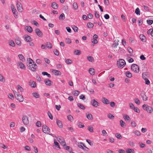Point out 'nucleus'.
<instances>
[{"label": "nucleus", "mask_w": 153, "mask_h": 153, "mask_svg": "<svg viewBox=\"0 0 153 153\" xmlns=\"http://www.w3.org/2000/svg\"><path fill=\"white\" fill-rule=\"evenodd\" d=\"M13 92L14 94L15 97L17 100L20 102H22L23 101V97L21 94L15 91H13Z\"/></svg>", "instance_id": "1"}, {"label": "nucleus", "mask_w": 153, "mask_h": 153, "mask_svg": "<svg viewBox=\"0 0 153 153\" xmlns=\"http://www.w3.org/2000/svg\"><path fill=\"white\" fill-rule=\"evenodd\" d=\"M28 66L29 69L33 72L36 71L38 68V66L35 63H33L29 65Z\"/></svg>", "instance_id": "2"}, {"label": "nucleus", "mask_w": 153, "mask_h": 153, "mask_svg": "<svg viewBox=\"0 0 153 153\" xmlns=\"http://www.w3.org/2000/svg\"><path fill=\"white\" fill-rule=\"evenodd\" d=\"M142 107L144 110L147 111L149 113H151L153 111V110L152 108L147 105L144 104L143 105Z\"/></svg>", "instance_id": "3"}, {"label": "nucleus", "mask_w": 153, "mask_h": 153, "mask_svg": "<svg viewBox=\"0 0 153 153\" xmlns=\"http://www.w3.org/2000/svg\"><path fill=\"white\" fill-rule=\"evenodd\" d=\"M126 64V62L123 59H120L117 61V65L120 68H123Z\"/></svg>", "instance_id": "4"}, {"label": "nucleus", "mask_w": 153, "mask_h": 153, "mask_svg": "<svg viewBox=\"0 0 153 153\" xmlns=\"http://www.w3.org/2000/svg\"><path fill=\"white\" fill-rule=\"evenodd\" d=\"M131 70L134 72L138 73L139 71V68L137 65L132 64L131 65Z\"/></svg>", "instance_id": "5"}, {"label": "nucleus", "mask_w": 153, "mask_h": 153, "mask_svg": "<svg viewBox=\"0 0 153 153\" xmlns=\"http://www.w3.org/2000/svg\"><path fill=\"white\" fill-rule=\"evenodd\" d=\"M16 7L17 10L20 12H21L23 11V9L21 4L19 1H17L16 2Z\"/></svg>", "instance_id": "6"}, {"label": "nucleus", "mask_w": 153, "mask_h": 153, "mask_svg": "<svg viewBox=\"0 0 153 153\" xmlns=\"http://www.w3.org/2000/svg\"><path fill=\"white\" fill-rule=\"evenodd\" d=\"M42 131L45 133L48 134L50 133V129L46 125L42 126Z\"/></svg>", "instance_id": "7"}, {"label": "nucleus", "mask_w": 153, "mask_h": 153, "mask_svg": "<svg viewBox=\"0 0 153 153\" xmlns=\"http://www.w3.org/2000/svg\"><path fill=\"white\" fill-rule=\"evenodd\" d=\"M22 120L23 123L25 125H27L29 123L28 118L26 116H24L22 118Z\"/></svg>", "instance_id": "8"}, {"label": "nucleus", "mask_w": 153, "mask_h": 153, "mask_svg": "<svg viewBox=\"0 0 153 153\" xmlns=\"http://www.w3.org/2000/svg\"><path fill=\"white\" fill-rule=\"evenodd\" d=\"M17 66L19 67L20 68L22 69H25V66L24 64L21 62H18L17 63Z\"/></svg>", "instance_id": "9"}, {"label": "nucleus", "mask_w": 153, "mask_h": 153, "mask_svg": "<svg viewBox=\"0 0 153 153\" xmlns=\"http://www.w3.org/2000/svg\"><path fill=\"white\" fill-rule=\"evenodd\" d=\"M35 31L38 36L41 37L42 36L43 33L42 31L39 28H36L35 30Z\"/></svg>", "instance_id": "10"}, {"label": "nucleus", "mask_w": 153, "mask_h": 153, "mask_svg": "<svg viewBox=\"0 0 153 153\" xmlns=\"http://www.w3.org/2000/svg\"><path fill=\"white\" fill-rule=\"evenodd\" d=\"M91 102V105L95 107H97L99 106V103L95 99L92 100Z\"/></svg>", "instance_id": "11"}, {"label": "nucleus", "mask_w": 153, "mask_h": 153, "mask_svg": "<svg viewBox=\"0 0 153 153\" xmlns=\"http://www.w3.org/2000/svg\"><path fill=\"white\" fill-rule=\"evenodd\" d=\"M56 139L62 146L66 145V143L64 140H62L61 138L58 137H56Z\"/></svg>", "instance_id": "12"}, {"label": "nucleus", "mask_w": 153, "mask_h": 153, "mask_svg": "<svg viewBox=\"0 0 153 153\" xmlns=\"http://www.w3.org/2000/svg\"><path fill=\"white\" fill-rule=\"evenodd\" d=\"M140 95L144 101H146L147 100V97L145 94V93L144 91L142 92Z\"/></svg>", "instance_id": "13"}, {"label": "nucleus", "mask_w": 153, "mask_h": 153, "mask_svg": "<svg viewBox=\"0 0 153 153\" xmlns=\"http://www.w3.org/2000/svg\"><path fill=\"white\" fill-rule=\"evenodd\" d=\"M149 76V74L148 72H145L142 74V77L144 79H148Z\"/></svg>", "instance_id": "14"}, {"label": "nucleus", "mask_w": 153, "mask_h": 153, "mask_svg": "<svg viewBox=\"0 0 153 153\" xmlns=\"http://www.w3.org/2000/svg\"><path fill=\"white\" fill-rule=\"evenodd\" d=\"M52 72L55 75H60L61 74V73L59 71L57 70H53Z\"/></svg>", "instance_id": "15"}, {"label": "nucleus", "mask_w": 153, "mask_h": 153, "mask_svg": "<svg viewBox=\"0 0 153 153\" xmlns=\"http://www.w3.org/2000/svg\"><path fill=\"white\" fill-rule=\"evenodd\" d=\"M44 82L45 84L48 86H50L51 85V81L48 79L45 80Z\"/></svg>", "instance_id": "16"}, {"label": "nucleus", "mask_w": 153, "mask_h": 153, "mask_svg": "<svg viewBox=\"0 0 153 153\" xmlns=\"http://www.w3.org/2000/svg\"><path fill=\"white\" fill-rule=\"evenodd\" d=\"M56 123L57 125L60 128L63 127V124L62 123L61 121L59 120H56Z\"/></svg>", "instance_id": "17"}, {"label": "nucleus", "mask_w": 153, "mask_h": 153, "mask_svg": "<svg viewBox=\"0 0 153 153\" xmlns=\"http://www.w3.org/2000/svg\"><path fill=\"white\" fill-rule=\"evenodd\" d=\"M25 40L27 42L31 41L32 40L31 38L27 35L25 36Z\"/></svg>", "instance_id": "18"}, {"label": "nucleus", "mask_w": 153, "mask_h": 153, "mask_svg": "<svg viewBox=\"0 0 153 153\" xmlns=\"http://www.w3.org/2000/svg\"><path fill=\"white\" fill-rule=\"evenodd\" d=\"M102 101L103 103L106 105L108 104L109 103V100L104 97L102 98Z\"/></svg>", "instance_id": "19"}, {"label": "nucleus", "mask_w": 153, "mask_h": 153, "mask_svg": "<svg viewBox=\"0 0 153 153\" xmlns=\"http://www.w3.org/2000/svg\"><path fill=\"white\" fill-rule=\"evenodd\" d=\"M123 117L126 121H130L131 120V118L127 115L124 114L123 115Z\"/></svg>", "instance_id": "20"}, {"label": "nucleus", "mask_w": 153, "mask_h": 153, "mask_svg": "<svg viewBox=\"0 0 153 153\" xmlns=\"http://www.w3.org/2000/svg\"><path fill=\"white\" fill-rule=\"evenodd\" d=\"M51 7L53 9H57L58 7V4L55 2H53L51 4Z\"/></svg>", "instance_id": "21"}, {"label": "nucleus", "mask_w": 153, "mask_h": 153, "mask_svg": "<svg viewBox=\"0 0 153 153\" xmlns=\"http://www.w3.org/2000/svg\"><path fill=\"white\" fill-rule=\"evenodd\" d=\"M119 40H117L114 41V43L112 45V47L114 48H117L118 45V42Z\"/></svg>", "instance_id": "22"}, {"label": "nucleus", "mask_w": 153, "mask_h": 153, "mask_svg": "<svg viewBox=\"0 0 153 153\" xmlns=\"http://www.w3.org/2000/svg\"><path fill=\"white\" fill-rule=\"evenodd\" d=\"M88 71L89 73L91 75H94L95 71L94 68H89Z\"/></svg>", "instance_id": "23"}, {"label": "nucleus", "mask_w": 153, "mask_h": 153, "mask_svg": "<svg viewBox=\"0 0 153 153\" xmlns=\"http://www.w3.org/2000/svg\"><path fill=\"white\" fill-rule=\"evenodd\" d=\"M86 116L88 119L89 120H92L93 119V116L92 115L89 113H86Z\"/></svg>", "instance_id": "24"}, {"label": "nucleus", "mask_w": 153, "mask_h": 153, "mask_svg": "<svg viewBox=\"0 0 153 153\" xmlns=\"http://www.w3.org/2000/svg\"><path fill=\"white\" fill-rule=\"evenodd\" d=\"M8 44L10 46L12 47H14L15 46V44L14 42L12 40L9 41Z\"/></svg>", "instance_id": "25"}, {"label": "nucleus", "mask_w": 153, "mask_h": 153, "mask_svg": "<svg viewBox=\"0 0 153 153\" xmlns=\"http://www.w3.org/2000/svg\"><path fill=\"white\" fill-rule=\"evenodd\" d=\"M140 38L143 42H145L146 39V37L143 34H140Z\"/></svg>", "instance_id": "26"}, {"label": "nucleus", "mask_w": 153, "mask_h": 153, "mask_svg": "<svg viewBox=\"0 0 153 153\" xmlns=\"http://www.w3.org/2000/svg\"><path fill=\"white\" fill-rule=\"evenodd\" d=\"M30 85L32 88H35L36 86V83L34 81H31L30 82Z\"/></svg>", "instance_id": "27"}, {"label": "nucleus", "mask_w": 153, "mask_h": 153, "mask_svg": "<svg viewBox=\"0 0 153 153\" xmlns=\"http://www.w3.org/2000/svg\"><path fill=\"white\" fill-rule=\"evenodd\" d=\"M120 124L121 127L123 128H125L126 126V124L122 120H121L120 121Z\"/></svg>", "instance_id": "28"}, {"label": "nucleus", "mask_w": 153, "mask_h": 153, "mask_svg": "<svg viewBox=\"0 0 153 153\" xmlns=\"http://www.w3.org/2000/svg\"><path fill=\"white\" fill-rule=\"evenodd\" d=\"M25 28L27 31L30 33H31L33 31L32 28L30 26H27Z\"/></svg>", "instance_id": "29"}, {"label": "nucleus", "mask_w": 153, "mask_h": 153, "mask_svg": "<svg viewBox=\"0 0 153 153\" xmlns=\"http://www.w3.org/2000/svg\"><path fill=\"white\" fill-rule=\"evenodd\" d=\"M18 56L19 59L22 62H24L25 61V59L22 54H19L18 55Z\"/></svg>", "instance_id": "30"}, {"label": "nucleus", "mask_w": 153, "mask_h": 153, "mask_svg": "<svg viewBox=\"0 0 153 153\" xmlns=\"http://www.w3.org/2000/svg\"><path fill=\"white\" fill-rule=\"evenodd\" d=\"M116 51H117L118 53H124L125 51V50L124 49H122L120 47H119V49L118 50H117Z\"/></svg>", "instance_id": "31"}, {"label": "nucleus", "mask_w": 153, "mask_h": 153, "mask_svg": "<svg viewBox=\"0 0 153 153\" xmlns=\"http://www.w3.org/2000/svg\"><path fill=\"white\" fill-rule=\"evenodd\" d=\"M125 74L126 76L130 78L132 76V74L129 71H127L126 72Z\"/></svg>", "instance_id": "32"}, {"label": "nucleus", "mask_w": 153, "mask_h": 153, "mask_svg": "<svg viewBox=\"0 0 153 153\" xmlns=\"http://www.w3.org/2000/svg\"><path fill=\"white\" fill-rule=\"evenodd\" d=\"M134 151L132 149H128L126 150V152L127 153H134Z\"/></svg>", "instance_id": "33"}, {"label": "nucleus", "mask_w": 153, "mask_h": 153, "mask_svg": "<svg viewBox=\"0 0 153 153\" xmlns=\"http://www.w3.org/2000/svg\"><path fill=\"white\" fill-rule=\"evenodd\" d=\"M78 106L82 110H84L85 109V107L83 105L80 103H78L77 104Z\"/></svg>", "instance_id": "34"}, {"label": "nucleus", "mask_w": 153, "mask_h": 153, "mask_svg": "<svg viewBox=\"0 0 153 153\" xmlns=\"http://www.w3.org/2000/svg\"><path fill=\"white\" fill-rule=\"evenodd\" d=\"M78 146L79 148L82 149H83L84 145L82 143H78Z\"/></svg>", "instance_id": "35"}, {"label": "nucleus", "mask_w": 153, "mask_h": 153, "mask_svg": "<svg viewBox=\"0 0 153 153\" xmlns=\"http://www.w3.org/2000/svg\"><path fill=\"white\" fill-rule=\"evenodd\" d=\"M46 47L49 48H51L52 46L50 42H47L46 44Z\"/></svg>", "instance_id": "36"}, {"label": "nucleus", "mask_w": 153, "mask_h": 153, "mask_svg": "<svg viewBox=\"0 0 153 153\" xmlns=\"http://www.w3.org/2000/svg\"><path fill=\"white\" fill-rule=\"evenodd\" d=\"M65 16L63 13H62L59 17V19L60 20H63L65 19Z\"/></svg>", "instance_id": "37"}, {"label": "nucleus", "mask_w": 153, "mask_h": 153, "mask_svg": "<svg viewBox=\"0 0 153 153\" xmlns=\"http://www.w3.org/2000/svg\"><path fill=\"white\" fill-rule=\"evenodd\" d=\"M133 133L136 135L137 136H140L141 134V133L140 131L138 130H135L134 131Z\"/></svg>", "instance_id": "38"}, {"label": "nucleus", "mask_w": 153, "mask_h": 153, "mask_svg": "<svg viewBox=\"0 0 153 153\" xmlns=\"http://www.w3.org/2000/svg\"><path fill=\"white\" fill-rule=\"evenodd\" d=\"M68 120L71 122H72L73 120V117L71 115H68L67 116Z\"/></svg>", "instance_id": "39"}, {"label": "nucleus", "mask_w": 153, "mask_h": 153, "mask_svg": "<svg viewBox=\"0 0 153 153\" xmlns=\"http://www.w3.org/2000/svg\"><path fill=\"white\" fill-rule=\"evenodd\" d=\"M73 6L74 10H76L78 8L77 4L76 2H74L73 3Z\"/></svg>", "instance_id": "40"}, {"label": "nucleus", "mask_w": 153, "mask_h": 153, "mask_svg": "<svg viewBox=\"0 0 153 153\" xmlns=\"http://www.w3.org/2000/svg\"><path fill=\"white\" fill-rule=\"evenodd\" d=\"M54 142L55 145L56 146V147L60 149V147L59 143L57 142L55 140H54Z\"/></svg>", "instance_id": "41"}, {"label": "nucleus", "mask_w": 153, "mask_h": 153, "mask_svg": "<svg viewBox=\"0 0 153 153\" xmlns=\"http://www.w3.org/2000/svg\"><path fill=\"white\" fill-rule=\"evenodd\" d=\"M32 94L33 96L36 98H39V95L37 93L34 92Z\"/></svg>", "instance_id": "42"}, {"label": "nucleus", "mask_w": 153, "mask_h": 153, "mask_svg": "<svg viewBox=\"0 0 153 153\" xmlns=\"http://www.w3.org/2000/svg\"><path fill=\"white\" fill-rule=\"evenodd\" d=\"M65 149L66 150L68 151L70 153L72 151V149L69 146H66L65 148Z\"/></svg>", "instance_id": "43"}, {"label": "nucleus", "mask_w": 153, "mask_h": 153, "mask_svg": "<svg viewBox=\"0 0 153 153\" xmlns=\"http://www.w3.org/2000/svg\"><path fill=\"white\" fill-rule=\"evenodd\" d=\"M65 62L66 64H69L72 63V60L69 59H65Z\"/></svg>", "instance_id": "44"}, {"label": "nucleus", "mask_w": 153, "mask_h": 153, "mask_svg": "<svg viewBox=\"0 0 153 153\" xmlns=\"http://www.w3.org/2000/svg\"><path fill=\"white\" fill-rule=\"evenodd\" d=\"M18 90L21 92H23L24 91L23 88L19 85L17 86Z\"/></svg>", "instance_id": "45"}, {"label": "nucleus", "mask_w": 153, "mask_h": 153, "mask_svg": "<svg viewBox=\"0 0 153 153\" xmlns=\"http://www.w3.org/2000/svg\"><path fill=\"white\" fill-rule=\"evenodd\" d=\"M87 25L88 27L89 28H92L94 26L93 24L91 22H89L88 23Z\"/></svg>", "instance_id": "46"}, {"label": "nucleus", "mask_w": 153, "mask_h": 153, "mask_svg": "<svg viewBox=\"0 0 153 153\" xmlns=\"http://www.w3.org/2000/svg\"><path fill=\"white\" fill-rule=\"evenodd\" d=\"M88 60L89 61L91 62H93L94 61V58H93L91 56H88L87 57Z\"/></svg>", "instance_id": "47"}, {"label": "nucleus", "mask_w": 153, "mask_h": 153, "mask_svg": "<svg viewBox=\"0 0 153 153\" xmlns=\"http://www.w3.org/2000/svg\"><path fill=\"white\" fill-rule=\"evenodd\" d=\"M27 61L29 63V65H30L33 63H35L30 58H29L27 59Z\"/></svg>", "instance_id": "48"}, {"label": "nucleus", "mask_w": 153, "mask_h": 153, "mask_svg": "<svg viewBox=\"0 0 153 153\" xmlns=\"http://www.w3.org/2000/svg\"><path fill=\"white\" fill-rule=\"evenodd\" d=\"M107 116L108 118L111 119H114V116L111 114H109Z\"/></svg>", "instance_id": "49"}, {"label": "nucleus", "mask_w": 153, "mask_h": 153, "mask_svg": "<svg viewBox=\"0 0 153 153\" xmlns=\"http://www.w3.org/2000/svg\"><path fill=\"white\" fill-rule=\"evenodd\" d=\"M134 102H135L137 105H140V100L137 98H135L134 99Z\"/></svg>", "instance_id": "50"}, {"label": "nucleus", "mask_w": 153, "mask_h": 153, "mask_svg": "<svg viewBox=\"0 0 153 153\" xmlns=\"http://www.w3.org/2000/svg\"><path fill=\"white\" fill-rule=\"evenodd\" d=\"M42 74L44 76L46 75L48 77H51V76L50 74L46 72H42Z\"/></svg>", "instance_id": "51"}, {"label": "nucleus", "mask_w": 153, "mask_h": 153, "mask_svg": "<svg viewBox=\"0 0 153 153\" xmlns=\"http://www.w3.org/2000/svg\"><path fill=\"white\" fill-rule=\"evenodd\" d=\"M15 42L16 45L19 46H20L21 45V42L18 39H16L15 40Z\"/></svg>", "instance_id": "52"}, {"label": "nucleus", "mask_w": 153, "mask_h": 153, "mask_svg": "<svg viewBox=\"0 0 153 153\" xmlns=\"http://www.w3.org/2000/svg\"><path fill=\"white\" fill-rule=\"evenodd\" d=\"M74 53L75 54L77 55H79L81 54V51L79 50H76L75 51Z\"/></svg>", "instance_id": "53"}, {"label": "nucleus", "mask_w": 153, "mask_h": 153, "mask_svg": "<svg viewBox=\"0 0 153 153\" xmlns=\"http://www.w3.org/2000/svg\"><path fill=\"white\" fill-rule=\"evenodd\" d=\"M11 8L13 13H15V12L17 11L14 5H11Z\"/></svg>", "instance_id": "54"}, {"label": "nucleus", "mask_w": 153, "mask_h": 153, "mask_svg": "<svg viewBox=\"0 0 153 153\" xmlns=\"http://www.w3.org/2000/svg\"><path fill=\"white\" fill-rule=\"evenodd\" d=\"M135 13L137 15H140V11L138 8H137L135 11Z\"/></svg>", "instance_id": "55"}, {"label": "nucleus", "mask_w": 153, "mask_h": 153, "mask_svg": "<svg viewBox=\"0 0 153 153\" xmlns=\"http://www.w3.org/2000/svg\"><path fill=\"white\" fill-rule=\"evenodd\" d=\"M79 93V92L78 91H75L72 92L73 94L75 96H77L78 95Z\"/></svg>", "instance_id": "56"}, {"label": "nucleus", "mask_w": 153, "mask_h": 153, "mask_svg": "<svg viewBox=\"0 0 153 153\" xmlns=\"http://www.w3.org/2000/svg\"><path fill=\"white\" fill-rule=\"evenodd\" d=\"M48 114L49 116V117L51 120H53V117L52 116V115L51 114V113L49 112L48 111L47 113Z\"/></svg>", "instance_id": "57"}, {"label": "nucleus", "mask_w": 153, "mask_h": 153, "mask_svg": "<svg viewBox=\"0 0 153 153\" xmlns=\"http://www.w3.org/2000/svg\"><path fill=\"white\" fill-rule=\"evenodd\" d=\"M72 28L75 32H78V29L77 27H76L75 25H74L73 26V27H72Z\"/></svg>", "instance_id": "58"}, {"label": "nucleus", "mask_w": 153, "mask_h": 153, "mask_svg": "<svg viewBox=\"0 0 153 153\" xmlns=\"http://www.w3.org/2000/svg\"><path fill=\"white\" fill-rule=\"evenodd\" d=\"M0 81L2 82H4L5 81V79L3 78L1 74H0Z\"/></svg>", "instance_id": "59"}, {"label": "nucleus", "mask_w": 153, "mask_h": 153, "mask_svg": "<svg viewBox=\"0 0 153 153\" xmlns=\"http://www.w3.org/2000/svg\"><path fill=\"white\" fill-rule=\"evenodd\" d=\"M115 137L118 139H120L121 137V134L119 133H116L115 134Z\"/></svg>", "instance_id": "60"}, {"label": "nucleus", "mask_w": 153, "mask_h": 153, "mask_svg": "<svg viewBox=\"0 0 153 153\" xmlns=\"http://www.w3.org/2000/svg\"><path fill=\"white\" fill-rule=\"evenodd\" d=\"M138 22L139 26L143 24V20L141 19H140L138 20Z\"/></svg>", "instance_id": "61"}, {"label": "nucleus", "mask_w": 153, "mask_h": 153, "mask_svg": "<svg viewBox=\"0 0 153 153\" xmlns=\"http://www.w3.org/2000/svg\"><path fill=\"white\" fill-rule=\"evenodd\" d=\"M129 105L131 109H133L134 108L135 106L132 103H129Z\"/></svg>", "instance_id": "62"}, {"label": "nucleus", "mask_w": 153, "mask_h": 153, "mask_svg": "<svg viewBox=\"0 0 153 153\" xmlns=\"http://www.w3.org/2000/svg\"><path fill=\"white\" fill-rule=\"evenodd\" d=\"M88 130L91 132H93L94 131L93 128V127L89 126L88 127Z\"/></svg>", "instance_id": "63"}, {"label": "nucleus", "mask_w": 153, "mask_h": 153, "mask_svg": "<svg viewBox=\"0 0 153 153\" xmlns=\"http://www.w3.org/2000/svg\"><path fill=\"white\" fill-rule=\"evenodd\" d=\"M147 22L148 24L151 25L153 23V20H147Z\"/></svg>", "instance_id": "64"}]
</instances>
